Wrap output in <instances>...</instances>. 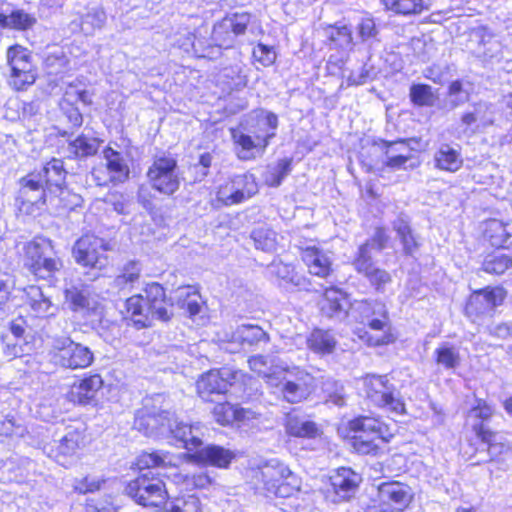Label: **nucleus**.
Returning <instances> with one entry per match:
<instances>
[{"label": "nucleus", "mask_w": 512, "mask_h": 512, "mask_svg": "<svg viewBox=\"0 0 512 512\" xmlns=\"http://www.w3.org/2000/svg\"><path fill=\"white\" fill-rule=\"evenodd\" d=\"M63 162H45L19 180L20 189L16 202L20 212L26 215H41L48 204L55 209L72 210L79 203V195L66 185V170Z\"/></svg>", "instance_id": "f257e3e1"}, {"label": "nucleus", "mask_w": 512, "mask_h": 512, "mask_svg": "<svg viewBox=\"0 0 512 512\" xmlns=\"http://www.w3.org/2000/svg\"><path fill=\"white\" fill-rule=\"evenodd\" d=\"M175 315V302L167 289L159 282L144 285L142 293H136L124 302V319L136 330L153 327L154 321L170 322Z\"/></svg>", "instance_id": "f03ea898"}, {"label": "nucleus", "mask_w": 512, "mask_h": 512, "mask_svg": "<svg viewBox=\"0 0 512 512\" xmlns=\"http://www.w3.org/2000/svg\"><path fill=\"white\" fill-rule=\"evenodd\" d=\"M254 489L267 497H290L299 489L296 476L276 458L260 461L246 471Z\"/></svg>", "instance_id": "7ed1b4c3"}, {"label": "nucleus", "mask_w": 512, "mask_h": 512, "mask_svg": "<svg viewBox=\"0 0 512 512\" xmlns=\"http://www.w3.org/2000/svg\"><path fill=\"white\" fill-rule=\"evenodd\" d=\"M20 257L23 267L36 281L54 280L64 267L54 242L42 235L25 242Z\"/></svg>", "instance_id": "20e7f679"}, {"label": "nucleus", "mask_w": 512, "mask_h": 512, "mask_svg": "<svg viewBox=\"0 0 512 512\" xmlns=\"http://www.w3.org/2000/svg\"><path fill=\"white\" fill-rule=\"evenodd\" d=\"M115 247L113 238L101 237L94 231H86L72 246L74 261L88 271H102L109 265L108 253Z\"/></svg>", "instance_id": "39448f33"}, {"label": "nucleus", "mask_w": 512, "mask_h": 512, "mask_svg": "<svg viewBox=\"0 0 512 512\" xmlns=\"http://www.w3.org/2000/svg\"><path fill=\"white\" fill-rule=\"evenodd\" d=\"M123 492L137 505L149 508L165 506L170 498L165 481L151 472L139 473L127 481Z\"/></svg>", "instance_id": "423d86ee"}, {"label": "nucleus", "mask_w": 512, "mask_h": 512, "mask_svg": "<svg viewBox=\"0 0 512 512\" xmlns=\"http://www.w3.org/2000/svg\"><path fill=\"white\" fill-rule=\"evenodd\" d=\"M349 428L356 433L351 437V446L360 454H376L379 449L377 441L384 443L393 437L389 426L373 417H357L349 422Z\"/></svg>", "instance_id": "0eeeda50"}, {"label": "nucleus", "mask_w": 512, "mask_h": 512, "mask_svg": "<svg viewBox=\"0 0 512 512\" xmlns=\"http://www.w3.org/2000/svg\"><path fill=\"white\" fill-rule=\"evenodd\" d=\"M269 386L276 389L282 399L291 404L300 403L316 388L315 378L299 368L285 369L278 376L269 377Z\"/></svg>", "instance_id": "6e6552de"}, {"label": "nucleus", "mask_w": 512, "mask_h": 512, "mask_svg": "<svg viewBox=\"0 0 512 512\" xmlns=\"http://www.w3.org/2000/svg\"><path fill=\"white\" fill-rule=\"evenodd\" d=\"M6 63L10 71L8 83L14 91H26L37 81L38 67L33 61L32 52L27 47L18 43L8 46Z\"/></svg>", "instance_id": "1a4fd4ad"}, {"label": "nucleus", "mask_w": 512, "mask_h": 512, "mask_svg": "<svg viewBox=\"0 0 512 512\" xmlns=\"http://www.w3.org/2000/svg\"><path fill=\"white\" fill-rule=\"evenodd\" d=\"M107 390L103 375L97 371L85 372L76 376L68 386L65 399L73 406L97 407Z\"/></svg>", "instance_id": "9d476101"}, {"label": "nucleus", "mask_w": 512, "mask_h": 512, "mask_svg": "<svg viewBox=\"0 0 512 512\" xmlns=\"http://www.w3.org/2000/svg\"><path fill=\"white\" fill-rule=\"evenodd\" d=\"M88 444L89 438L85 429H70L59 440L49 443L46 453L50 459L67 468L83 456Z\"/></svg>", "instance_id": "9b49d317"}, {"label": "nucleus", "mask_w": 512, "mask_h": 512, "mask_svg": "<svg viewBox=\"0 0 512 512\" xmlns=\"http://www.w3.org/2000/svg\"><path fill=\"white\" fill-rule=\"evenodd\" d=\"M50 353L59 366L69 370H83L94 362V354L90 348L73 341L70 337L56 338Z\"/></svg>", "instance_id": "f8f14e48"}, {"label": "nucleus", "mask_w": 512, "mask_h": 512, "mask_svg": "<svg viewBox=\"0 0 512 512\" xmlns=\"http://www.w3.org/2000/svg\"><path fill=\"white\" fill-rule=\"evenodd\" d=\"M367 397L376 406L396 415L406 413L405 404L386 375H368L364 379Z\"/></svg>", "instance_id": "ddd939ff"}, {"label": "nucleus", "mask_w": 512, "mask_h": 512, "mask_svg": "<svg viewBox=\"0 0 512 512\" xmlns=\"http://www.w3.org/2000/svg\"><path fill=\"white\" fill-rule=\"evenodd\" d=\"M259 125L263 133L257 134L254 137L246 135L239 130L231 129V136L234 143L247 151L252 149H265L269 140L275 135V130L278 126V118L276 114L268 112L265 117L259 121Z\"/></svg>", "instance_id": "4468645a"}, {"label": "nucleus", "mask_w": 512, "mask_h": 512, "mask_svg": "<svg viewBox=\"0 0 512 512\" xmlns=\"http://www.w3.org/2000/svg\"><path fill=\"white\" fill-rule=\"evenodd\" d=\"M505 296L506 292L501 287L476 291L469 297L465 312L474 321L481 315L490 314L496 306L503 302Z\"/></svg>", "instance_id": "2eb2a0df"}, {"label": "nucleus", "mask_w": 512, "mask_h": 512, "mask_svg": "<svg viewBox=\"0 0 512 512\" xmlns=\"http://www.w3.org/2000/svg\"><path fill=\"white\" fill-rule=\"evenodd\" d=\"M177 162H153L147 171L152 188L161 194L171 196L179 189V179L175 173Z\"/></svg>", "instance_id": "dca6fc26"}, {"label": "nucleus", "mask_w": 512, "mask_h": 512, "mask_svg": "<svg viewBox=\"0 0 512 512\" xmlns=\"http://www.w3.org/2000/svg\"><path fill=\"white\" fill-rule=\"evenodd\" d=\"M183 447L187 450L184 459L200 465L222 466L224 460V450L216 446H202V441L198 437H191L184 441Z\"/></svg>", "instance_id": "f3484780"}, {"label": "nucleus", "mask_w": 512, "mask_h": 512, "mask_svg": "<svg viewBox=\"0 0 512 512\" xmlns=\"http://www.w3.org/2000/svg\"><path fill=\"white\" fill-rule=\"evenodd\" d=\"M174 414L169 410L142 408L137 411L134 426L145 435L162 429H171Z\"/></svg>", "instance_id": "a211bd4d"}, {"label": "nucleus", "mask_w": 512, "mask_h": 512, "mask_svg": "<svg viewBox=\"0 0 512 512\" xmlns=\"http://www.w3.org/2000/svg\"><path fill=\"white\" fill-rule=\"evenodd\" d=\"M363 248L360 253H357L353 260L355 270L363 274L377 291L383 292L387 284L391 283L392 277L389 272L384 269L378 268L374 265L372 257H368Z\"/></svg>", "instance_id": "6ab92c4d"}, {"label": "nucleus", "mask_w": 512, "mask_h": 512, "mask_svg": "<svg viewBox=\"0 0 512 512\" xmlns=\"http://www.w3.org/2000/svg\"><path fill=\"white\" fill-rule=\"evenodd\" d=\"M360 476L352 469L341 467L330 476V484L335 494L334 502L349 500L356 492Z\"/></svg>", "instance_id": "aec40b11"}, {"label": "nucleus", "mask_w": 512, "mask_h": 512, "mask_svg": "<svg viewBox=\"0 0 512 512\" xmlns=\"http://www.w3.org/2000/svg\"><path fill=\"white\" fill-rule=\"evenodd\" d=\"M494 122V110L491 104L480 102L466 111L461 117L464 132L474 134L484 130Z\"/></svg>", "instance_id": "412c9836"}, {"label": "nucleus", "mask_w": 512, "mask_h": 512, "mask_svg": "<svg viewBox=\"0 0 512 512\" xmlns=\"http://www.w3.org/2000/svg\"><path fill=\"white\" fill-rule=\"evenodd\" d=\"M91 174L98 186H108L124 182L129 177V168L126 162H99Z\"/></svg>", "instance_id": "4be33fe9"}, {"label": "nucleus", "mask_w": 512, "mask_h": 512, "mask_svg": "<svg viewBox=\"0 0 512 512\" xmlns=\"http://www.w3.org/2000/svg\"><path fill=\"white\" fill-rule=\"evenodd\" d=\"M378 495L384 505L396 508L406 507L412 499L411 488L397 481L382 483Z\"/></svg>", "instance_id": "5701e85b"}, {"label": "nucleus", "mask_w": 512, "mask_h": 512, "mask_svg": "<svg viewBox=\"0 0 512 512\" xmlns=\"http://www.w3.org/2000/svg\"><path fill=\"white\" fill-rule=\"evenodd\" d=\"M171 456L172 454L166 450H143L135 458L133 466L139 473H144L143 471L146 470L175 467L171 462Z\"/></svg>", "instance_id": "b1692460"}, {"label": "nucleus", "mask_w": 512, "mask_h": 512, "mask_svg": "<svg viewBox=\"0 0 512 512\" xmlns=\"http://www.w3.org/2000/svg\"><path fill=\"white\" fill-rule=\"evenodd\" d=\"M196 390L203 400L214 402L224 393V377L220 370H209L201 375L196 382Z\"/></svg>", "instance_id": "393cba45"}, {"label": "nucleus", "mask_w": 512, "mask_h": 512, "mask_svg": "<svg viewBox=\"0 0 512 512\" xmlns=\"http://www.w3.org/2000/svg\"><path fill=\"white\" fill-rule=\"evenodd\" d=\"M302 259L313 275L325 278L331 272L330 255L314 245L302 249Z\"/></svg>", "instance_id": "a878e982"}, {"label": "nucleus", "mask_w": 512, "mask_h": 512, "mask_svg": "<svg viewBox=\"0 0 512 512\" xmlns=\"http://www.w3.org/2000/svg\"><path fill=\"white\" fill-rule=\"evenodd\" d=\"M347 299L339 289L330 287L325 289L321 305L323 314L329 318L343 319L347 315Z\"/></svg>", "instance_id": "bb28decb"}, {"label": "nucleus", "mask_w": 512, "mask_h": 512, "mask_svg": "<svg viewBox=\"0 0 512 512\" xmlns=\"http://www.w3.org/2000/svg\"><path fill=\"white\" fill-rule=\"evenodd\" d=\"M284 426L286 433L292 437L313 439L322 434L317 423L296 415H287Z\"/></svg>", "instance_id": "cd10ccee"}, {"label": "nucleus", "mask_w": 512, "mask_h": 512, "mask_svg": "<svg viewBox=\"0 0 512 512\" xmlns=\"http://www.w3.org/2000/svg\"><path fill=\"white\" fill-rule=\"evenodd\" d=\"M364 324L367 325L370 330L377 333L376 335H371L370 332L365 331L363 335H359L368 345L379 346L387 344L390 341V336L386 333L388 329V317L385 307L383 316H373L367 319V322Z\"/></svg>", "instance_id": "c85d7f7f"}, {"label": "nucleus", "mask_w": 512, "mask_h": 512, "mask_svg": "<svg viewBox=\"0 0 512 512\" xmlns=\"http://www.w3.org/2000/svg\"><path fill=\"white\" fill-rule=\"evenodd\" d=\"M103 143L98 137L89 136L84 133H80L68 144L71 154L75 158H88L94 157Z\"/></svg>", "instance_id": "c756f323"}, {"label": "nucleus", "mask_w": 512, "mask_h": 512, "mask_svg": "<svg viewBox=\"0 0 512 512\" xmlns=\"http://www.w3.org/2000/svg\"><path fill=\"white\" fill-rule=\"evenodd\" d=\"M24 302L34 312L36 317H44L48 314L52 303L45 297L41 287L28 285L23 289Z\"/></svg>", "instance_id": "7c9ffc66"}, {"label": "nucleus", "mask_w": 512, "mask_h": 512, "mask_svg": "<svg viewBox=\"0 0 512 512\" xmlns=\"http://www.w3.org/2000/svg\"><path fill=\"white\" fill-rule=\"evenodd\" d=\"M36 23V18L22 9L12 10L10 14L0 13V28L16 31L31 29Z\"/></svg>", "instance_id": "2f4dec72"}, {"label": "nucleus", "mask_w": 512, "mask_h": 512, "mask_svg": "<svg viewBox=\"0 0 512 512\" xmlns=\"http://www.w3.org/2000/svg\"><path fill=\"white\" fill-rule=\"evenodd\" d=\"M268 338L266 332L258 325L242 324L233 332L229 343H239L241 345H254Z\"/></svg>", "instance_id": "473e14b6"}, {"label": "nucleus", "mask_w": 512, "mask_h": 512, "mask_svg": "<svg viewBox=\"0 0 512 512\" xmlns=\"http://www.w3.org/2000/svg\"><path fill=\"white\" fill-rule=\"evenodd\" d=\"M233 189L234 192L226 197V202L230 200L231 203L238 204L255 195L258 186L252 175H240L233 180Z\"/></svg>", "instance_id": "72a5a7b5"}, {"label": "nucleus", "mask_w": 512, "mask_h": 512, "mask_svg": "<svg viewBox=\"0 0 512 512\" xmlns=\"http://www.w3.org/2000/svg\"><path fill=\"white\" fill-rule=\"evenodd\" d=\"M255 248L264 252H275L279 246L278 234L267 226H260L251 232Z\"/></svg>", "instance_id": "f704fd0d"}, {"label": "nucleus", "mask_w": 512, "mask_h": 512, "mask_svg": "<svg viewBox=\"0 0 512 512\" xmlns=\"http://www.w3.org/2000/svg\"><path fill=\"white\" fill-rule=\"evenodd\" d=\"M483 233L485 239L495 247L504 246L509 238V233L507 232L504 223L497 219H490L486 221Z\"/></svg>", "instance_id": "c9c22d12"}, {"label": "nucleus", "mask_w": 512, "mask_h": 512, "mask_svg": "<svg viewBox=\"0 0 512 512\" xmlns=\"http://www.w3.org/2000/svg\"><path fill=\"white\" fill-rule=\"evenodd\" d=\"M307 344L316 353L329 354L333 352L336 341L330 332L316 329L309 336Z\"/></svg>", "instance_id": "e433bc0d"}, {"label": "nucleus", "mask_w": 512, "mask_h": 512, "mask_svg": "<svg viewBox=\"0 0 512 512\" xmlns=\"http://www.w3.org/2000/svg\"><path fill=\"white\" fill-rule=\"evenodd\" d=\"M473 430L477 437L488 445V453L491 457L490 460H494L498 455L508 449L504 443L497 442L496 434L487 429L482 423L474 424Z\"/></svg>", "instance_id": "4c0bfd02"}, {"label": "nucleus", "mask_w": 512, "mask_h": 512, "mask_svg": "<svg viewBox=\"0 0 512 512\" xmlns=\"http://www.w3.org/2000/svg\"><path fill=\"white\" fill-rule=\"evenodd\" d=\"M232 417V425L237 428L246 429L253 426L254 421L258 419V415L251 409H246L238 406L226 407V418ZM228 420L226 419V423Z\"/></svg>", "instance_id": "58836bf2"}, {"label": "nucleus", "mask_w": 512, "mask_h": 512, "mask_svg": "<svg viewBox=\"0 0 512 512\" xmlns=\"http://www.w3.org/2000/svg\"><path fill=\"white\" fill-rule=\"evenodd\" d=\"M511 265L512 258L501 251H497L485 258L482 268L487 273L500 275Z\"/></svg>", "instance_id": "ea45409f"}, {"label": "nucleus", "mask_w": 512, "mask_h": 512, "mask_svg": "<svg viewBox=\"0 0 512 512\" xmlns=\"http://www.w3.org/2000/svg\"><path fill=\"white\" fill-rule=\"evenodd\" d=\"M182 292L178 298V304L184 309L190 317L197 315L200 310V294L197 289L186 286L182 288Z\"/></svg>", "instance_id": "a19ab883"}, {"label": "nucleus", "mask_w": 512, "mask_h": 512, "mask_svg": "<svg viewBox=\"0 0 512 512\" xmlns=\"http://www.w3.org/2000/svg\"><path fill=\"white\" fill-rule=\"evenodd\" d=\"M385 7L398 14H419L427 7L423 0H382Z\"/></svg>", "instance_id": "79ce46f5"}, {"label": "nucleus", "mask_w": 512, "mask_h": 512, "mask_svg": "<svg viewBox=\"0 0 512 512\" xmlns=\"http://www.w3.org/2000/svg\"><path fill=\"white\" fill-rule=\"evenodd\" d=\"M290 171V162H272L267 165L263 173L264 182L268 186L277 187Z\"/></svg>", "instance_id": "37998d69"}, {"label": "nucleus", "mask_w": 512, "mask_h": 512, "mask_svg": "<svg viewBox=\"0 0 512 512\" xmlns=\"http://www.w3.org/2000/svg\"><path fill=\"white\" fill-rule=\"evenodd\" d=\"M327 37L336 46L344 50H351L353 46V38L351 29L346 25L330 27L327 32Z\"/></svg>", "instance_id": "c03bdc74"}, {"label": "nucleus", "mask_w": 512, "mask_h": 512, "mask_svg": "<svg viewBox=\"0 0 512 512\" xmlns=\"http://www.w3.org/2000/svg\"><path fill=\"white\" fill-rule=\"evenodd\" d=\"M70 91H65L59 106L63 114L66 116L72 128L78 129L83 124V115L69 99Z\"/></svg>", "instance_id": "a18cd8bd"}, {"label": "nucleus", "mask_w": 512, "mask_h": 512, "mask_svg": "<svg viewBox=\"0 0 512 512\" xmlns=\"http://www.w3.org/2000/svg\"><path fill=\"white\" fill-rule=\"evenodd\" d=\"M137 201L149 214H155L162 209L161 200L146 186L138 189Z\"/></svg>", "instance_id": "49530a36"}, {"label": "nucleus", "mask_w": 512, "mask_h": 512, "mask_svg": "<svg viewBox=\"0 0 512 512\" xmlns=\"http://www.w3.org/2000/svg\"><path fill=\"white\" fill-rule=\"evenodd\" d=\"M436 362L446 369H454L459 365L460 355L456 348L442 345L435 351Z\"/></svg>", "instance_id": "de8ad7c7"}, {"label": "nucleus", "mask_w": 512, "mask_h": 512, "mask_svg": "<svg viewBox=\"0 0 512 512\" xmlns=\"http://www.w3.org/2000/svg\"><path fill=\"white\" fill-rule=\"evenodd\" d=\"M322 390L326 394V401L336 406L345 404V394L343 386L331 378L326 379L322 384Z\"/></svg>", "instance_id": "09e8293b"}, {"label": "nucleus", "mask_w": 512, "mask_h": 512, "mask_svg": "<svg viewBox=\"0 0 512 512\" xmlns=\"http://www.w3.org/2000/svg\"><path fill=\"white\" fill-rule=\"evenodd\" d=\"M388 241L389 235L386 233V230L382 227H378L376 228L371 239L360 245L357 253H360L363 248H366V255L368 257H372L371 250H376L378 252L382 251L386 247Z\"/></svg>", "instance_id": "8fccbe9b"}, {"label": "nucleus", "mask_w": 512, "mask_h": 512, "mask_svg": "<svg viewBox=\"0 0 512 512\" xmlns=\"http://www.w3.org/2000/svg\"><path fill=\"white\" fill-rule=\"evenodd\" d=\"M411 101L418 106H431L434 102L432 88L426 84H414L410 88Z\"/></svg>", "instance_id": "3c124183"}, {"label": "nucleus", "mask_w": 512, "mask_h": 512, "mask_svg": "<svg viewBox=\"0 0 512 512\" xmlns=\"http://www.w3.org/2000/svg\"><path fill=\"white\" fill-rule=\"evenodd\" d=\"M64 297L72 311H79L89 307L87 295L77 287L65 289Z\"/></svg>", "instance_id": "603ef678"}, {"label": "nucleus", "mask_w": 512, "mask_h": 512, "mask_svg": "<svg viewBox=\"0 0 512 512\" xmlns=\"http://www.w3.org/2000/svg\"><path fill=\"white\" fill-rule=\"evenodd\" d=\"M384 307L385 305L380 302L361 301L352 307V313H354L355 311L360 312V321L364 324L367 322V319L373 316H383Z\"/></svg>", "instance_id": "864d4df0"}, {"label": "nucleus", "mask_w": 512, "mask_h": 512, "mask_svg": "<svg viewBox=\"0 0 512 512\" xmlns=\"http://www.w3.org/2000/svg\"><path fill=\"white\" fill-rule=\"evenodd\" d=\"M249 366L252 371L261 375L266 383L269 385V377L270 376H278L280 371L273 369L271 365H269L267 359L264 356L258 355L253 356L249 359Z\"/></svg>", "instance_id": "5fc2aeb1"}, {"label": "nucleus", "mask_w": 512, "mask_h": 512, "mask_svg": "<svg viewBox=\"0 0 512 512\" xmlns=\"http://www.w3.org/2000/svg\"><path fill=\"white\" fill-rule=\"evenodd\" d=\"M141 277V268L135 261L126 263L120 274L117 276V281L120 285H133L138 282Z\"/></svg>", "instance_id": "6e6d98bb"}, {"label": "nucleus", "mask_w": 512, "mask_h": 512, "mask_svg": "<svg viewBox=\"0 0 512 512\" xmlns=\"http://www.w3.org/2000/svg\"><path fill=\"white\" fill-rule=\"evenodd\" d=\"M271 271L280 279L293 283L296 286L300 285V278L296 275L294 267L290 264L281 261L273 262L271 264Z\"/></svg>", "instance_id": "4d7b16f0"}, {"label": "nucleus", "mask_w": 512, "mask_h": 512, "mask_svg": "<svg viewBox=\"0 0 512 512\" xmlns=\"http://www.w3.org/2000/svg\"><path fill=\"white\" fill-rule=\"evenodd\" d=\"M178 479L177 483L181 482L185 485L186 489H203L207 487L211 480L205 473H198L193 475H175Z\"/></svg>", "instance_id": "13d9d810"}, {"label": "nucleus", "mask_w": 512, "mask_h": 512, "mask_svg": "<svg viewBox=\"0 0 512 512\" xmlns=\"http://www.w3.org/2000/svg\"><path fill=\"white\" fill-rule=\"evenodd\" d=\"M448 97L451 107L456 108L469 100V93L463 89L462 83L456 80L449 86Z\"/></svg>", "instance_id": "bf43d9fd"}, {"label": "nucleus", "mask_w": 512, "mask_h": 512, "mask_svg": "<svg viewBox=\"0 0 512 512\" xmlns=\"http://www.w3.org/2000/svg\"><path fill=\"white\" fill-rule=\"evenodd\" d=\"M253 57L261 65L267 67L274 63L276 53L272 47L259 43L253 49Z\"/></svg>", "instance_id": "052dcab7"}, {"label": "nucleus", "mask_w": 512, "mask_h": 512, "mask_svg": "<svg viewBox=\"0 0 512 512\" xmlns=\"http://www.w3.org/2000/svg\"><path fill=\"white\" fill-rule=\"evenodd\" d=\"M358 36L361 38L362 42H367L371 39H375L378 30L376 28V24L373 18L366 17L362 18L360 23L358 24Z\"/></svg>", "instance_id": "680f3d73"}, {"label": "nucleus", "mask_w": 512, "mask_h": 512, "mask_svg": "<svg viewBox=\"0 0 512 512\" xmlns=\"http://www.w3.org/2000/svg\"><path fill=\"white\" fill-rule=\"evenodd\" d=\"M173 506L179 507L183 512H202L200 500L195 495L177 497L173 503Z\"/></svg>", "instance_id": "e2e57ef3"}, {"label": "nucleus", "mask_w": 512, "mask_h": 512, "mask_svg": "<svg viewBox=\"0 0 512 512\" xmlns=\"http://www.w3.org/2000/svg\"><path fill=\"white\" fill-rule=\"evenodd\" d=\"M493 414V409L485 401L481 399L476 400V405L470 409L468 418L480 419L482 421L488 420Z\"/></svg>", "instance_id": "0e129e2a"}, {"label": "nucleus", "mask_w": 512, "mask_h": 512, "mask_svg": "<svg viewBox=\"0 0 512 512\" xmlns=\"http://www.w3.org/2000/svg\"><path fill=\"white\" fill-rule=\"evenodd\" d=\"M102 483H104V480H93L85 476L77 481L75 491L79 494L94 493L101 488Z\"/></svg>", "instance_id": "69168bd1"}, {"label": "nucleus", "mask_w": 512, "mask_h": 512, "mask_svg": "<svg viewBox=\"0 0 512 512\" xmlns=\"http://www.w3.org/2000/svg\"><path fill=\"white\" fill-rule=\"evenodd\" d=\"M251 16L248 13H235L232 18H230L232 31L235 35L244 34L247 28V25L250 23Z\"/></svg>", "instance_id": "338daca9"}, {"label": "nucleus", "mask_w": 512, "mask_h": 512, "mask_svg": "<svg viewBox=\"0 0 512 512\" xmlns=\"http://www.w3.org/2000/svg\"><path fill=\"white\" fill-rule=\"evenodd\" d=\"M424 76L436 84H441L444 81V69L440 65H432L424 70Z\"/></svg>", "instance_id": "774afa93"}]
</instances>
